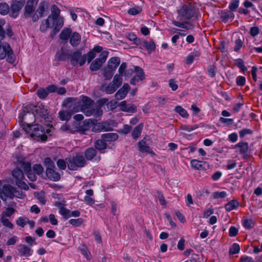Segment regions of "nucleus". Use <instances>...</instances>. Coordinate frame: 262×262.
Listing matches in <instances>:
<instances>
[{"label": "nucleus", "instance_id": "1", "mask_svg": "<svg viewBox=\"0 0 262 262\" xmlns=\"http://www.w3.org/2000/svg\"><path fill=\"white\" fill-rule=\"evenodd\" d=\"M82 104L80 106V111L86 116H90L93 115L98 117L102 115V110L100 107L94 108V101L86 96H83L82 99Z\"/></svg>", "mask_w": 262, "mask_h": 262}, {"label": "nucleus", "instance_id": "2", "mask_svg": "<svg viewBox=\"0 0 262 262\" xmlns=\"http://www.w3.org/2000/svg\"><path fill=\"white\" fill-rule=\"evenodd\" d=\"M25 124H23V128L30 135L31 137L36 138L38 140H41L43 141L46 140L47 136L45 135V130L41 125L38 123L32 125L28 123Z\"/></svg>", "mask_w": 262, "mask_h": 262}, {"label": "nucleus", "instance_id": "3", "mask_svg": "<svg viewBox=\"0 0 262 262\" xmlns=\"http://www.w3.org/2000/svg\"><path fill=\"white\" fill-rule=\"evenodd\" d=\"M67 166L71 170H76L78 168L83 167L86 164V160L83 156L76 154L72 158H66Z\"/></svg>", "mask_w": 262, "mask_h": 262}, {"label": "nucleus", "instance_id": "4", "mask_svg": "<svg viewBox=\"0 0 262 262\" xmlns=\"http://www.w3.org/2000/svg\"><path fill=\"white\" fill-rule=\"evenodd\" d=\"M48 110L46 107L42 104H39L35 106L33 114H26L23 119H26L28 116H30L35 118V122H38V120H39V121L43 123L46 119L48 118Z\"/></svg>", "mask_w": 262, "mask_h": 262}, {"label": "nucleus", "instance_id": "5", "mask_svg": "<svg viewBox=\"0 0 262 262\" xmlns=\"http://www.w3.org/2000/svg\"><path fill=\"white\" fill-rule=\"evenodd\" d=\"M17 167H18L15 168L12 171V176L15 180L16 184L18 186V187L21 189L27 190L29 189V187L27 184L24 181L25 177L21 170L22 169L19 167V164H18Z\"/></svg>", "mask_w": 262, "mask_h": 262}, {"label": "nucleus", "instance_id": "6", "mask_svg": "<svg viewBox=\"0 0 262 262\" xmlns=\"http://www.w3.org/2000/svg\"><path fill=\"white\" fill-rule=\"evenodd\" d=\"M62 105L67 108V110L74 113L80 111V102L77 98H68L64 101Z\"/></svg>", "mask_w": 262, "mask_h": 262}, {"label": "nucleus", "instance_id": "7", "mask_svg": "<svg viewBox=\"0 0 262 262\" xmlns=\"http://www.w3.org/2000/svg\"><path fill=\"white\" fill-rule=\"evenodd\" d=\"M71 64L73 66H82L86 61V56L82 54L80 50L76 51L71 54Z\"/></svg>", "mask_w": 262, "mask_h": 262}, {"label": "nucleus", "instance_id": "8", "mask_svg": "<svg viewBox=\"0 0 262 262\" xmlns=\"http://www.w3.org/2000/svg\"><path fill=\"white\" fill-rule=\"evenodd\" d=\"M122 78L120 75H115L113 81L110 83L105 89V92L107 94H113L122 84Z\"/></svg>", "mask_w": 262, "mask_h": 262}, {"label": "nucleus", "instance_id": "9", "mask_svg": "<svg viewBox=\"0 0 262 262\" xmlns=\"http://www.w3.org/2000/svg\"><path fill=\"white\" fill-rule=\"evenodd\" d=\"M25 2V0L13 1L10 6V15L13 18L17 17Z\"/></svg>", "mask_w": 262, "mask_h": 262}, {"label": "nucleus", "instance_id": "10", "mask_svg": "<svg viewBox=\"0 0 262 262\" xmlns=\"http://www.w3.org/2000/svg\"><path fill=\"white\" fill-rule=\"evenodd\" d=\"M19 166L24 170L28 178L31 181H36V176L31 169V164L29 162H20L19 163Z\"/></svg>", "mask_w": 262, "mask_h": 262}, {"label": "nucleus", "instance_id": "11", "mask_svg": "<svg viewBox=\"0 0 262 262\" xmlns=\"http://www.w3.org/2000/svg\"><path fill=\"white\" fill-rule=\"evenodd\" d=\"M150 138L148 136L144 137L138 143V148L140 152L144 153H152V149L149 146Z\"/></svg>", "mask_w": 262, "mask_h": 262}, {"label": "nucleus", "instance_id": "12", "mask_svg": "<svg viewBox=\"0 0 262 262\" xmlns=\"http://www.w3.org/2000/svg\"><path fill=\"white\" fill-rule=\"evenodd\" d=\"M180 20L181 21L184 20H189L192 16L191 9L187 5H184L178 11Z\"/></svg>", "mask_w": 262, "mask_h": 262}, {"label": "nucleus", "instance_id": "13", "mask_svg": "<svg viewBox=\"0 0 262 262\" xmlns=\"http://www.w3.org/2000/svg\"><path fill=\"white\" fill-rule=\"evenodd\" d=\"M134 71L136 74L130 79V83L132 85H135L137 82L144 79V73L143 70L139 67H134Z\"/></svg>", "mask_w": 262, "mask_h": 262}, {"label": "nucleus", "instance_id": "14", "mask_svg": "<svg viewBox=\"0 0 262 262\" xmlns=\"http://www.w3.org/2000/svg\"><path fill=\"white\" fill-rule=\"evenodd\" d=\"M84 156L86 160L89 161H94L98 159L100 160V157L97 156V152L95 148L89 147L87 148L84 152Z\"/></svg>", "mask_w": 262, "mask_h": 262}, {"label": "nucleus", "instance_id": "15", "mask_svg": "<svg viewBox=\"0 0 262 262\" xmlns=\"http://www.w3.org/2000/svg\"><path fill=\"white\" fill-rule=\"evenodd\" d=\"M113 128L110 126L109 123L107 122H100L94 125L92 130L95 132H100L102 131H111Z\"/></svg>", "mask_w": 262, "mask_h": 262}, {"label": "nucleus", "instance_id": "16", "mask_svg": "<svg viewBox=\"0 0 262 262\" xmlns=\"http://www.w3.org/2000/svg\"><path fill=\"white\" fill-rule=\"evenodd\" d=\"M129 89V85L127 83H124L122 87L115 94V99L117 100H120L124 98L127 94Z\"/></svg>", "mask_w": 262, "mask_h": 262}, {"label": "nucleus", "instance_id": "17", "mask_svg": "<svg viewBox=\"0 0 262 262\" xmlns=\"http://www.w3.org/2000/svg\"><path fill=\"white\" fill-rule=\"evenodd\" d=\"M71 57V54L69 50L61 48L58 51L55 55L56 58L58 61H65Z\"/></svg>", "mask_w": 262, "mask_h": 262}, {"label": "nucleus", "instance_id": "18", "mask_svg": "<svg viewBox=\"0 0 262 262\" xmlns=\"http://www.w3.org/2000/svg\"><path fill=\"white\" fill-rule=\"evenodd\" d=\"M17 249L20 256H29L32 255V251L30 248L25 245L20 244L17 246Z\"/></svg>", "mask_w": 262, "mask_h": 262}, {"label": "nucleus", "instance_id": "19", "mask_svg": "<svg viewBox=\"0 0 262 262\" xmlns=\"http://www.w3.org/2000/svg\"><path fill=\"white\" fill-rule=\"evenodd\" d=\"M46 174L50 180L53 181H58L60 179V174L56 171L55 168H47Z\"/></svg>", "mask_w": 262, "mask_h": 262}, {"label": "nucleus", "instance_id": "20", "mask_svg": "<svg viewBox=\"0 0 262 262\" xmlns=\"http://www.w3.org/2000/svg\"><path fill=\"white\" fill-rule=\"evenodd\" d=\"M54 25V20L51 18V16L42 21L40 26V29L41 32H46L48 29L52 28Z\"/></svg>", "mask_w": 262, "mask_h": 262}, {"label": "nucleus", "instance_id": "21", "mask_svg": "<svg viewBox=\"0 0 262 262\" xmlns=\"http://www.w3.org/2000/svg\"><path fill=\"white\" fill-rule=\"evenodd\" d=\"M191 166L199 170H201L206 169L208 167V164L206 162L199 161L195 159L192 160L190 161Z\"/></svg>", "mask_w": 262, "mask_h": 262}, {"label": "nucleus", "instance_id": "22", "mask_svg": "<svg viewBox=\"0 0 262 262\" xmlns=\"http://www.w3.org/2000/svg\"><path fill=\"white\" fill-rule=\"evenodd\" d=\"M12 50L8 43H5L0 46V59H4L6 55L10 56L12 53Z\"/></svg>", "mask_w": 262, "mask_h": 262}, {"label": "nucleus", "instance_id": "23", "mask_svg": "<svg viewBox=\"0 0 262 262\" xmlns=\"http://www.w3.org/2000/svg\"><path fill=\"white\" fill-rule=\"evenodd\" d=\"M71 125L72 133L75 132H80L82 134H85V132L87 129L84 128L83 126V123L81 122H73Z\"/></svg>", "mask_w": 262, "mask_h": 262}, {"label": "nucleus", "instance_id": "24", "mask_svg": "<svg viewBox=\"0 0 262 262\" xmlns=\"http://www.w3.org/2000/svg\"><path fill=\"white\" fill-rule=\"evenodd\" d=\"M81 36L76 32H74L72 33L70 38V43L73 47H77L80 42Z\"/></svg>", "mask_w": 262, "mask_h": 262}, {"label": "nucleus", "instance_id": "25", "mask_svg": "<svg viewBox=\"0 0 262 262\" xmlns=\"http://www.w3.org/2000/svg\"><path fill=\"white\" fill-rule=\"evenodd\" d=\"M118 135L116 133H109L101 135V139L105 142H112L118 139Z\"/></svg>", "mask_w": 262, "mask_h": 262}, {"label": "nucleus", "instance_id": "26", "mask_svg": "<svg viewBox=\"0 0 262 262\" xmlns=\"http://www.w3.org/2000/svg\"><path fill=\"white\" fill-rule=\"evenodd\" d=\"M120 63V59L118 57H114L110 58L108 61L107 67L115 71Z\"/></svg>", "mask_w": 262, "mask_h": 262}, {"label": "nucleus", "instance_id": "27", "mask_svg": "<svg viewBox=\"0 0 262 262\" xmlns=\"http://www.w3.org/2000/svg\"><path fill=\"white\" fill-rule=\"evenodd\" d=\"M74 113L73 112H70L68 110H62L59 112L58 115L59 119L62 121H68L69 120L72 115Z\"/></svg>", "mask_w": 262, "mask_h": 262}, {"label": "nucleus", "instance_id": "28", "mask_svg": "<svg viewBox=\"0 0 262 262\" xmlns=\"http://www.w3.org/2000/svg\"><path fill=\"white\" fill-rule=\"evenodd\" d=\"M140 45L142 47L145 48L149 53L155 51L156 48L155 44L152 41H147L146 40H142L141 41Z\"/></svg>", "mask_w": 262, "mask_h": 262}, {"label": "nucleus", "instance_id": "29", "mask_svg": "<svg viewBox=\"0 0 262 262\" xmlns=\"http://www.w3.org/2000/svg\"><path fill=\"white\" fill-rule=\"evenodd\" d=\"M221 18L223 21L227 23L229 21H232L234 18V14L229 11H222L221 14Z\"/></svg>", "mask_w": 262, "mask_h": 262}, {"label": "nucleus", "instance_id": "30", "mask_svg": "<svg viewBox=\"0 0 262 262\" xmlns=\"http://www.w3.org/2000/svg\"><path fill=\"white\" fill-rule=\"evenodd\" d=\"M51 14L49 16H51V18L53 20L57 19L60 13V9L56 5H53L51 6Z\"/></svg>", "mask_w": 262, "mask_h": 262}, {"label": "nucleus", "instance_id": "31", "mask_svg": "<svg viewBox=\"0 0 262 262\" xmlns=\"http://www.w3.org/2000/svg\"><path fill=\"white\" fill-rule=\"evenodd\" d=\"M172 24L176 27L185 29H191L193 28L192 25L187 21L181 23L176 20H172Z\"/></svg>", "mask_w": 262, "mask_h": 262}, {"label": "nucleus", "instance_id": "32", "mask_svg": "<svg viewBox=\"0 0 262 262\" xmlns=\"http://www.w3.org/2000/svg\"><path fill=\"white\" fill-rule=\"evenodd\" d=\"M72 33L70 28H65L60 33V38L62 40L67 41L70 38Z\"/></svg>", "mask_w": 262, "mask_h": 262}, {"label": "nucleus", "instance_id": "33", "mask_svg": "<svg viewBox=\"0 0 262 262\" xmlns=\"http://www.w3.org/2000/svg\"><path fill=\"white\" fill-rule=\"evenodd\" d=\"M238 206V202L236 200H233L227 203L225 205V208L227 211H230L232 210L237 209Z\"/></svg>", "mask_w": 262, "mask_h": 262}, {"label": "nucleus", "instance_id": "34", "mask_svg": "<svg viewBox=\"0 0 262 262\" xmlns=\"http://www.w3.org/2000/svg\"><path fill=\"white\" fill-rule=\"evenodd\" d=\"M47 9V3L45 2H41L39 3L38 8L36 11V13L39 14L40 16L42 17Z\"/></svg>", "mask_w": 262, "mask_h": 262}, {"label": "nucleus", "instance_id": "35", "mask_svg": "<svg viewBox=\"0 0 262 262\" xmlns=\"http://www.w3.org/2000/svg\"><path fill=\"white\" fill-rule=\"evenodd\" d=\"M142 124H139L134 128L132 133V136L133 139H137L140 137L142 130Z\"/></svg>", "mask_w": 262, "mask_h": 262}, {"label": "nucleus", "instance_id": "36", "mask_svg": "<svg viewBox=\"0 0 262 262\" xmlns=\"http://www.w3.org/2000/svg\"><path fill=\"white\" fill-rule=\"evenodd\" d=\"M103 63L99 60L96 59L92 62L90 66V69L92 71H96L98 70L102 65Z\"/></svg>", "mask_w": 262, "mask_h": 262}, {"label": "nucleus", "instance_id": "37", "mask_svg": "<svg viewBox=\"0 0 262 262\" xmlns=\"http://www.w3.org/2000/svg\"><path fill=\"white\" fill-rule=\"evenodd\" d=\"M107 144L102 139L98 140L95 143V147L99 150L105 149L106 148Z\"/></svg>", "mask_w": 262, "mask_h": 262}, {"label": "nucleus", "instance_id": "38", "mask_svg": "<svg viewBox=\"0 0 262 262\" xmlns=\"http://www.w3.org/2000/svg\"><path fill=\"white\" fill-rule=\"evenodd\" d=\"M236 147L239 148V152L242 154L246 153L248 149V144L247 142H240L236 145Z\"/></svg>", "mask_w": 262, "mask_h": 262}, {"label": "nucleus", "instance_id": "39", "mask_svg": "<svg viewBox=\"0 0 262 262\" xmlns=\"http://www.w3.org/2000/svg\"><path fill=\"white\" fill-rule=\"evenodd\" d=\"M114 71L108 67L104 68L103 70V75L105 79L106 80L110 79L114 74Z\"/></svg>", "mask_w": 262, "mask_h": 262}, {"label": "nucleus", "instance_id": "40", "mask_svg": "<svg viewBox=\"0 0 262 262\" xmlns=\"http://www.w3.org/2000/svg\"><path fill=\"white\" fill-rule=\"evenodd\" d=\"M35 8L34 7L26 4V5L25 7L24 15L25 17H28L31 15V14H32Z\"/></svg>", "mask_w": 262, "mask_h": 262}, {"label": "nucleus", "instance_id": "41", "mask_svg": "<svg viewBox=\"0 0 262 262\" xmlns=\"http://www.w3.org/2000/svg\"><path fill=\"white\" fill-rule=\"evenodd\" d=\"M59 213L63 216L65 220L71 217V211L63 207L59 208Z\"/></svg>", "mask_w": 262, "mask_h": 262}, {"label": "nucleus", "instance_id": "42", "mask_svg": "<svg viewBox=\"0 0 262 262\" xmlns=\"http://www.w3.org/2000/svg\"><path fill=\"white\" fill-rule=\"evenodd\" d=\"M174 111L183 118H187L188 117V114L186 111L181 106H177L174 108Z\"/></svg>", "mask_w": 262, "mask_h": 262}, {"label": "nucleus", "instance_id": "43", "mask_svg": "<svg viewBox=\"0 0 262 262\" xmlns=\"http://www.w3.org/2000/svg\"><path fill=\"white\" fill-rule=\"evenodd\" d=\"M240 251V246L237 243H234L230 248L229 254H235L239 253Z\"/></svg>", "mask_w": 262, "mask_h": 262}, {"label": "nucleus", "instance_id": "44", "mask_svg": "<svg viewBox=\"0 0 262 262\" xmlns=\"http://www.w3.org/2000/svg\"><path fill=\"white\" fill-rule=\"evenodd\" d=\"M69 223L74 227H79L83 223V220L82 218L77 219H71Z\"/></svg>", "mask_w": 262, "mask_h": 262}, {"label": "nucleus", "instance_id": "45", "mask_svg": "<svg viewBox=\"0 0 262 262\" xmlns=\"http://www.w3.org/2000/svg\"><path fill=\"white\" fill-rule=\"evenodd\" d=\"M142 8L140 6H135L128 9V13L130 15H135L140 13L142 11Z\"/></svg>", "mask_w": 262, "mask_h": 262}, {"label": "nucleus", "instance_id": "46", "mask_svg": "<svg viewBox=\"0 0 262 262\" xmlns=\"http://www.w3.org/2000/svg\"><path fill=\"white\" fill-rule=\"evenodd\" d=\"M199 56L200 53L198 52L188 55L186 57V63L188 64L192 63L195 57H198Z\"/></svg>", "mask_w": 262, "mask_h": 262}, {"label": "nucleus", "instance_id": "47", "mask_svg": "<svg viewBox=\"0 0 262 262\" xmlns=\"http://www.w3.org/2000/svg\"><path fill=\"white\" fill-rule=\"evenodd\" d=\"M9 7L6 3L0 4V13L2 15H6L9 12Z\"/></svg>", "mask_w": 262, "mask_h": 262}, {"label": "nucleus", "instance_id": "48", "mask_svg": "<svg viewBox=\"0 0 262 262\" xmlns=\"http://www.w3.org/2000/svg\"><path fill=\"white\" fill-rule=\"evenodd\" d=\"M28 222H29V219L26 217H19L16 221V224L21 227H24Z\"/></svg>", "mask_w": 262, "mask_h": 262}, {"label": "nucleus", "instance_id": "49", "mask_svg": "<svg viewBox=\"0 0 262 262\" xmlns=\"http://www.w3.org/2000/svg\"><path fill=\"white\" fill-rule=\"evenodd\" d=\"M44 163L46 169L55 168L54 162L50 158H46L44 160Z\"/></svg>", "mask_w": 262, "mask_h": 262}, {"label": "nucleus", "instance_id": "50", "mask_svg": "<svg viewBox=\"0 0 262 262\" xmlns=\"http://www.w3.org/2000/svg\"><path fill=\"white\" fill-rule=\"evenodd\" d=\"M244 227L247 229H250L254 226V223L251 219H245L243 221Z\"/></svg>", "mask_w": 262, "mask_h": 262}, {"label": "nucleus", "instance_id": "51", "mask_svg": "<svg viewBox=\"0 0 262 262\" xmlns=\"http://www.w3.org/2000/svg\"><path fill=\"white\" fill-rule=\"evenodd\" d=\"M57 165L60 169L64 170L67 167V161L66 159L65 160L63 159H59L57 161Z\"/></svg>", "mask_w": 262, "mask_h": 262}, {"label": "nucleus", "instance_id": "52", "mask_svg": "<svg viewBox=\"0 0 262 262\" xmlns=\"http://www.w3.org/2000/svg\"><path fill=\"white\" fill-rule=\"evenodd\" d=\"M235 63L243 71L247 70V68L245 66L244 61L240 58H238L235 60Z\"/></svg>", "mask_w": 262, "mask_h": 262}, {"label": "nucleus", "instance_id": "53", "mask_svg": "<svg viewBox=\"0 0 262 262\" xmlns=\"http://www.w3.org/2000/svg\"><path fill=\"white\" fill-rule=\"evenodd\" d=\"M238 6L239 0H231L229 8L231 11H234L238 8Z\"/></svg>", "mask_w": 262, "mask_h": 262}, {"label": "nucleus", "instance_id": "54", "mask_svg": "<svg viewBox=\"0 0 262 262\" xmlns=\"http://www.w3.org/2000/svg\"><path fill=\"white\" fill-rule=\"evenodd\" d=\"M56 23V26L54 28V30H56V31L58 32L59 29L63 25V20L62 17H59L57 19L54 20V23Z\"/></svg>", "mask_w": 262, "mask_h": 262}, {"label": "nucleus", "instance_id": "55", "mask_svg": "<svg viewBox=\"0 0 262 262\" xmlns=\"http://www.w3.org/2000/svg\"><path fill=\"white\" fill-rule=\"evenodd\" d=\"M37 96L41 99H44L47 97L48 93L47 90L44 89H39L37 91Z\"/></svg>", "mask_w": 262, "mask_h": 262}, {"label": "nucleus", "instance_id": "56", "mask_svg": "<svg viewBox=\"0 0 262 262\" xmlns=\"http://www.w3.org/2000/svg\"><path fill=\"white\" fill-rule=\"evenodd\" d=\"M33 171L39 175L42 173L43 168L40 164H35L33 167Z\"/></svg>", "mask_w": 262, "mask_h": 262}, {"label": "nucleus", "instance_id": "57", "mask_svg": "<svg viewBox=\"0 0 262 262\" xmlns=\"http://www.w3.org/2000/svg\"><path fill=\"white\" fill-rule=\"evenodd\" d=\"M226 196L227 193L225 191H216L213 194L214 199L224 198Z\"/></svg>", "mask_w": 262, "mask_h": 262}, {"label": "nucleus", "instance_id": "58", "mask_svg": "<svg viewBox=\"0 0 262 262\" xmlns=\"http://www.w3.org/2000/svg\"><path fill=\"white\" fill-rule=\"evenodd\" d=\"M108 52L107 51H102L99 55V58H97L103 63L106 60Z\"/></svg>", "mask_w": 262, "mask_h": 262}, {"label": "nucleus", "instance_id": "59", "mask_svg": "<svg viewBox=\"0 0 262 262\" xmlns=\"http://www.w3.org/2000/svg\"><path fill=\"white\" fill-rule=\"evenodd\" d=\"M252 133L253 131L251 129L248 128H244L239 131V135L241 138H243L246 135L252 134Z\"/></svg>", "mask_w": 262, "mask_h": 262}, {"label": "nucleus", "instance_id": "60", "mask_svg": "<svg viewBox=\"0 0 262 262\" xmlns=\"http://www.w3.org/2000/svg\"><path fill=\"white\" fill-rule=\"evenodd\" d=\"M126 67L127 64L125 62H123L121 64L118 72L119 73V75L120 77L123 76V74H124V73L125 72V71L126 70Z\"/></svg>", "mask_w": 262, "mask_h": 262}, {"label": "nucleus", "instance_id": "61", "mask_svg": "<svg viewBox=\"0 0 262 262\" xmlns=\"http://www.w3.org/2000/svg\"><path fill=\"white\" fill-rule=\"evenodd\" d=\"M132 129V127L127 124L124 125L122 129L119 130V132L126 135L128 134Z\"/></svg>", "mask_w": 262, "mask_h": 262}, {"label": "nucleus", "instance_id": "62", "mask_svg": "<svg viewBox=\"0 0 262 262\" xmlns=\"http://www.w3.org/2000/svg\"><path fill=\"white\" fill-rule=\"evenodd\" d=\"M243 41L241 39L236 40L234 50L236 52L238 51L243 46Z\"/></svg>", "mask_w": 262, "mask_h": 262}, {"label": "nucleus", "instance_id": "63", "mask_svg": "<svg viewBox=\"0 0 262 262\" xmlns=\"http://www.w3.org/2000/svg\"><path fill=\"white\" fill-rule=\"evenodd\" d=\"M168 84L171 90L173 91H176L178 88V85L176 83V81L173 79H170L169 80Z\"/></svg>", "mask_w": 262, "mask_h": 262}, {"label": "nucleus", "instance_id": "64", "mask_svg": "<svg viewBox=\"0 0 262 262\" xmlns=\"http://www.w3.org/2000/svg\"><path fill=\"white\" fill-rule=\"evenodd\" d=\"M259 33V29L257 27H252L250 30V34L251 36L254 37L257 36Z\"/></svg>", "mask_w": 262, "mask_h": 262}]
</instances>
